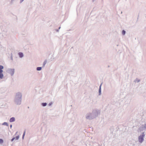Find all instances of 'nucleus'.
Segmentation results:
<instances>
[{
  "mask_svg": "<svg viewBox=\"0 0 146 146\" xmlns=\"http://www.w3.org/2000/svg\"><path fill=\"white\" fill-rule=\"evenodd\" d=\"M140 80L138 79V78H136V79H135L134 80V82H137V83H138L140 81Z\"/></svg>",
  "mask_w": 146,
  "mask_h": 146,
  "instance_id": "obj_12",
  "label": "nucleus"
},
{
  "mask_svg": "<svg viewBox=\"0 0 146 146\" xmlns=\"http://www.w3.org/2000/svg\"><path fill=\"white\" fill-rule=\"evenodd\" d=\"M15 137H13L11 139V141H13L15 139Z\"/></svg>",
  "mask_w": 146,
  "mask_h": 146,
  "instance_id": "obj_19",
  "label": "nucleus"
},
{
  "mask_svg": "<svg viewBox=\"0 0 146 146\" xmlns=\"http://www.w3.org/2000/svg\"><path fill=\"white\" fill-rule=\"evenodd\" d=\"M11 59L13 60V57H12V56H11Z\"/></svg>",
  "mask_w": 146,
  "mask_h": 146,
  "instance_id": "obj_26",
  "label": "nucleus"
},
{
  "mask_svg": "<svg viewBox=\"0 0 146 146\" xmlns=\"http://www.w3.org/2000/svg\"><path fill=\"white\" fill-rule=\"evenodd\" d=\"M60 28H61V27H59V28H58V29H60Z\"/></svg>",
  "mask_w": 146,
  "mask_h": 146,
  "instance_id": "obj_29",
  "label": "nucleus"
},
{
  "mask_svg": "<svg viewBox=\"0 0 146 146\" xmlns=\"http://www.w3.org/2000/svg\"><path fill=\"white\" fill-rule=\"evenodd\" d=\"M24 0H20V3H21Z\"/></svg>",
  "mask_w": 146,
  "mask_h": 146,
  "instance_id": "obj_20",
  "label": "nucleus"
},
{
  "mask_svg": "<svg viewBox=\"0 0 146 146\" xmlns=\"http://www.w3.org/2000/svg\"><path fill=\"white\" fill-rule=\"evenodd\" d=\"M15 121V118L14 117H12L11 118L10 120L9 121L10 122H12Z\"/></svg>",
  "mask_w": 146,
  "mask_h": 146,
  "instance_id": "obj_6",
  "label": "nucleus"
},
{
  "mask_svg": "<svg viewBox=\"0 0 146 146\" xmlns=\"http://www.w3.org/2000/svg\"><path fill=\"white\" fill-rule=\"evenodd\" d=\"M95 0H92V1L94 2L95 1Z\"/></svg>",
  "mask_w": 146,
  "mask_h": 146,
  "instance_id": "obj_28",
  "label": "nucleus"
},
{
  "mask_svg": "<svg viewBox=\"0 0 146 146\" xmlns=\"http://www.w3.org/2000/svg\"><path fill=\"white\" fill-rule=\"evenodd\" d=\"M46 63V61H45L44 62V65Z\"/></svg>",
  "mask_w": 146,
  "mask_h": 146,
  "instance_id": "obj_21",
  "label": "nucleus"
},
{
  "mask_svg": "<svg viewBox=\"0 0 146 146\" xmlns=\"http://www.w3.org/2000/svg\"><path fill=\"white\" fill-rule=\"evenodd\" d=\"M15 137V140H18L19 139V135H18L17 136Z\"/></svg>",
  "mask_w": 146,
  "mask_h": 146,
  "instance_id": "obj_16",
  "label": "nucleus"
},
{
  "mask_svg": "<svg viewBox=\"0 0 146 146\" xmlns=\"http://www.w3.org/2000/svg\"><path fill=\"white\" fill-rule=\"evenodd\" d=\"M24 136H23V137H22V139H24Z\"/></svg>",
  "mask_w": 146,
  "mask_h": 146,
  "instance_id": "obj_27",
  "label": "nucleus"
},
{
  "mask_svg": "<svg viewBox=\"0 0 146 146\" xmlns=\"http://www.w3.org/2000/svg\"><path fill=\"white\" fill-rule=\"evenodd\" d=\"M17 132L16 133V134H15V135H16L17 134Z\"/></svg>",
  "mask_w": 146,
  "mask_h": 146,
  "instance_id": "obj_31",
  "label": "nucleus"
},
{
  "mask_svg": "<svg viewBox=\"0 0 146 146\" xmlns=\"http://www.w3.org/2000/svg\"><path fill=\"white\" fill-rule=\"evenodd\" d=\"M3 143V140L2 139H0V143Z\"/></svg>",
  "mask_w": 146,
  "mask_h": 146,
  "instance_id": "obj_18",
  "label": "nucleus"
},
{
  "mask_svg": "<svg viewBox=\"0 0 146 146\" xmlns=\"http://www.w3.org/2000/svg\"><path fill=\"white\" fill-rule=\"evenodd\" d=\"M55 30L57 32H58L59 31V30L58 29H55Z\"/></svg>",
  "mask_w": 146,
  "mask_h": 146,
  "instance_id": "obj_22",
  "label": "nucleus"
},
{
  "mask_svg": "<svg viewBox=\"0 0 146 146\" xmlns=\"http://www.w3.org/2000/svg\"><path fill=\"white\" fill-rule=\"evenodd\" d=\"M22 94L19 92L16 93L14 98V102L15 104L20 105L21 104L22 100Z\"/></svg>",
  "mask_w": 146,
  "mask_h": 146,
  "instance_id": "obj_2",
  "label": "nucleus"
},
{
  "mask_svg": "<svg viewBox=\"0 0 146 146\" xmlns=\"http://www.w3.org/2000/svg\"><path fill=\"white\" fill-rule=\"evenodd\" d=\"M3 66L2 65H0V73L3 72V71L2 69H3Z\"/></svg>",
  "mask_w": 146,
  "mask_h": 146,
  "instance_id": "obj_7",
  "label": "nucleus"
},
{
  "mask_svg": "<svg viewBox=\"0 0 146 146\" xmlns=\"http://www.w3.org/2000/svg\"><path fill=\"white\" fill-rule=\"evenodd\" d=\"M145 136V134L144 132H143L142 133L141 135L138 137V141L139 143H141L144 141V138Z\"/></svg>",
  "mask_w": 146,
  "mask_h": 146,
  "instance_id": "obj_4",
  "label": "nucleus"
},
{
  "mask_svg": "<svg viewBox=\"0 0 146 146\" xmlns=\"http://www.w3.org/2000/svg\"><path fill=\"white\" fill-rule=\"evenodd\" d=\"M42 69V67H38L36 68V70L38 71H40Z\"/></svg>",
  "mask_w": 146,
  "mask_h": 146,
  "instance_id": "obj_13",
  "label": "nucleus"
},
{
  "mask_svg": "<svg viewBox=\"0 0 146 146\" xmlns=\"http://www.w3.org/2000/svg\"><path fill=\"white\" fill-rule=\"evenodd\" d=\"M2 73H0V78L1 79H2L3 77V74Z\"/></svg>",
  "mask_w": 146,
  "mask_h": 146,
  "instance_id": "obj_11",
  "label": "nucleus"
},
{
  "mask_svg": "<svg viewBox=\"0 0 146 146\" xmlns=\"http://www.w3.org/2000/svg\"><path fill=\"white\" fill-rule=\"evenodd\" d=\"M52 103L51 102H50L48 105V106H51L52 105Z\"/></svg>",
  "mask_w": 146,
  "mask_h": 146,
  "instance_id": "obj_17",
  "label": "nucleus"
},
{
  "mask_svg": "<svg viewBox=\"0 0 146 146\" xmlns=\"http://www.w3.org/2000/svg\"><path fill=\"white\" fill-rule=\"evenodd\" d=\"M2 125H6L7 126H8V124L7 123V122H4L3 124Z\"/></svg>",
  "mask_w": 146,
  "mask_h": 146,
  "instance_id": "obj_14",
  "label": "nucleus"
},
{
  "mask_svg": "<svg viewBox=\"0 0 146 146\" xmlns=\"http://www.w3.org/2000/svg\"><path fill=\"white\" fill-rule=\"evenodd\" d=\"M12 125H10V128H12Z\"/></svg>",
  "mask_w": 146,
  "mask_h": 146,
  "instance_id": "obj_25",
  "label": "nucleus"
},
{
  "mask_svg": "<svg viewBox=\"0 0 146 146\" xmlns=\"http://www.w3.org/2000/svg\"><path fill=\"white\" fill-rule=\"evenodd\" d=\"M15 0H11V2L13 3V1H14Z\"/></svg>",
  "mask_w": 146,
  "mask_h": 146,
  "instance_id": "obj_23",
  "label": "nucleus"
},
{
  "mask_svg": "<svg viewBox=\"0 0 146 146\" xmlns=\"http://www.w3.org/2000/svg\"><path fill=\"white\" fill-rule=\"evenodd\" d=\"M25 136V135L23 134V136Z\"/></svg>",
  "mask_w": 146,
  "mask_h": 146,
  "instance_id": "obj_30",
  "label": "nucleus"
},
{
  "mask_svg": "<svg viewBox=\"0 0 146 146\" xmlns=\"http://www.w3.org/2000/svg\"><path fill=\"white\" fill-rule=\"evenodd\" d=\"M47 105V103L46 102L42 103L41 104V106L44 107H45Z\"/></svg>",
  "mask_w": 146,
  "mask_h": 146,
  "instance_id": "obj_9",
  "label": "nucleus"
},
{
  "mask_svg": "<svg viewBox=\"0 0 146 146\" xmlns=\"http://www.w3.org/2000/svg\"><path fill=\"white\" fill-rule=\"evenodd\" d=\"M100 113V111L99 110H93L92 112H89L86 114V118L87 119H92L97 117Z\"/></svg>",
  "mask_w": 146,
  "mask_h": 146,
  "instance_id": "obj_1",
  "label": "nucleus"
},
{
  "mask_svg": "<svg viewBox=\"0 0 146 146\" xmlns=\"http://www.w3.org/2000/svg\"><path fill=\"white\" fill-rule=\"evenodd\" d=\"M139 129H140L141 130H146V123L142 125V126L140 127Z\"/></svg>",
  "mask_w": 146,
  "mask_h": 146,
  "instance_id": "obj_5",
  "label": "nucleus"
},
{
  "mask_svg": "<svg viewBox=\"0 0 146 146\" xmlns=\"http://www.w3.org/2000/svg\"><path fill=\"white\" fill-rule=\"evenodd\" d=\"M125 33H126V31L125 30H123L122 31V33L123 35H125Z\"/></svg>",
  "mask_w": 146,
  "mask_h": 146,
  "instance_id": "obj_15",
  "label": "nucleus"
},
{
  "mask_svg": "<svg viewBox=\"0 0 146 146\" xmlns=\"http://www.w3.org/2000/svg\"><path fill=\"white\" fill-rule=\"evenodd\" d=\"M19 55L20 58H22L23 56V54L22 52H19Z\"/></svg>",
  "mask_w": 146,
  "mask_h": 146,
  "instance_id": "obj_8",
  "label": "nucleus"
},
{
  "mask_svg": "<svg viewBox=\"0 0 146 146\" xmlns=\"http://www.w3.org/2000/svg\"><path fill=\"white\" fill-rule=\"evenodd\" d=\"M102 84L100 85V86L99 89V95H100L101 94V87Z\"/></svg>",
  "mask_w": 146,
  "mask_h": 146,
  "instance_id": "obj_10",
  "label": "nucleus"
},
{
  "mask_svg": "<svg viewBox=\"0 0 146 146\" xmlns=\"http://www.w3.org/2000/svg\"><path fill=\"white\" fill-rule=\"evenodd\" d=\"M6 72L9 74L11 76H13L15 73V69L14 68H8L7 69Z\"/></svg>",
  "mask_w": 146,
  "mask_h": 146,
  "instance_id": "obj_3",
  "label": "nucleus"
},
{
  "mask_svg": "<svg viewBox=\"0 0 146 146\" xmlns=\"http://www.w3.org/2000/svg\"><path fill=\"white\" fill-rule=\"evenodd\" d=\"M25 131L24 132V133H23V135H25Z\"/></svg>",
  "mask_w": 146,
  "mask_h": 146,
  "instance_id": "obj_24",
  "label": "nucleus"
}]
</instances>
